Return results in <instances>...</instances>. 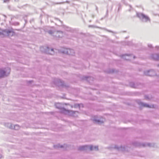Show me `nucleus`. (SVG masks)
Instances as JSON below:
<instances>
[{
	"label": "nucleus",
	"mask_w": 159,
	"mask_h": 159,
	"mask_svg": "<svg viewBox=\"0 0 159 159\" xmlns=\"http://www.w3.org/2000/svg\"><path fill=\"white\" fill-rule=\"evenodd\" d=\"M60 103H57L55 106L57 108L60 109L61 112L68 115H72L75 112V111L66 110L64 108L62 107Z\"/></svg>",
	"instance_id": "obj_1"
},
{
	"label": "nucleus",
	"mask_w": 159,
	"mask_h": 159,
	"mask_svg": "<svg viewBox=\"0 0 159 159\" xmlns=\"http://www.w3.org/2000/svg\"><path fill=\"white\" fill-rule=\"evenodd\" d=\"M78 150L81 151H87L88 150L97 151L98 150V146H93L92 145L90 146L87 145L82 146L79 147Z\"/></svg>",
	"instance_id": "obj_2"
},
{
	"label": "nucleus",
	"mask_w": 159,
	"mask_h": 159,
	"mask_svg": "<svg viewBox=\"0 0 159 159\" xmlns=\"http://www.w3.org/2000/svg\"><path fill=\"white\" fill-rule=\"evenodd\" d=\"M47 32L56 38H61L63 36V33L62 31H53L52 30H49L47 31Z\"/></svg>",
	"instance_id": "obj_3"
},
{
	"label": "nucleus",
	"mask_w": 159,
	"mask_h": 159,
	"mask_svg": "<svg viewBox=\"0 0 159 159\" xmlns=\"http://www.w3.org/2000/svg\"><path fill=\"white\" fill-rule=\"evenodd\" d=\"M14 32L11 30L6 29L0 32V35L3 36H12L14 35Z\"/></svg>",
	"instance_id": "obj_4"
},
{
	"label": "nucleus",
	"mask_w": 159,
	"mask_h": 159,
	"mask_svg": "<svg viewBox=\"0 0 159 159\" xmlns=\"http://www.w3.org/2000/svg\"><path fill=\"white\" fill-rule=\"evenodd\" d=\"M11 71L9 67L5 68L4 70H0V77H3L8 76Z\"/></svg>",
	"instance_id": "obj_5"
},
{
	"label": "nucleus",
	"mask_w": 159,
	"mask_h": 159,
	"mask_svg": "<svg viewBox=\"0 0 159 159\" xmlns=\"http://www.w3.org/2000/svg\"><path fill=\"white\" fill-rule=\"evenodd\" d=\"M41 50L44 52L48 53L49 54L53 55L54 53L53 48L50 49L48 47H42L40 48Z\"/></svg>",
	"instance_id": "obj_6"
},
{
	"label": "nucleus",
	"mask_w": 159,
	"mask_h": 159,
	"mask_svg": "<svg viewBox=\"0 0 159 159\" xmlns=\"http://www.w3.org/2000/svg\"><path fill=\"white\" fill-rule=\"evenodd\" d=\"M144 73L146 75L150 76H154L156 75V71L153 69L145 71L144 72Z\"/></svg>",
	"instance_id": "obj_7"
},
{
	"label": "nucleus",
	"mask_w": 159,
	"mask_h": 159,
	"mask_svg": "<svg viewBox=\"0 0 159 159\" xmlns=\"http://www.w3.org/2000/svg\"><path fill=\"white\" fill-rule=\"evenodd\" d=\"M136 14L138 17L140 19H145V20H150V18L147 15L140 12H136Z\"/></svg>",
	"instance_id": "obj_8"
},
{
	"label": "nucleus",
	"mask_w": 159,
	"mask_h": 159,
	"mask_svg": "<svg viewBox=\"0 0 159 159\" xmlns=\"http://www.w3.org/2000/svg\"><path fill=\"white\" fill-rule=\"evenodd\" d=\"M64 53L71 55H74L75 54V52L74 50L66 48L62 51Z\"/></svg>",
	"instance_id": "obj_9"
},
{
	"label": "nucleus",
	"mask_w": 159,
	"mask_h": 159,
	"mask_svg": "<svg viewBox=\"0 0 159 159\" xmlns=\"http://www.w3.org/2000/svg\"><path fill=\"white\" fill-rule=\"evenodd\" d=\"M5 126L9 128L13 129H14L15 130H18L19 129V126L18 125H15L13 127L12 124L11 123H7L5 124Z\"/></svg>",
	"instance_id": "obj_10"
},
{
	"label": "nucleus",
	"mask_w": 159,
	"mask_h": 159,
	"mask_svg": "<svg viewBox=\"0 0 159 159\" xmlns=\"http://www.w3.org/2000/svg\"><path fill=\"white\" fill-rule=\"evenodd\" d=\"M115 148L118 151H128V149H127V147H125V146H120V147H118L117 146H115Z\"/></svg>",
	"instance_id": "obj_11"
},
{
	"label": "nucleus",
	"mask_w": 159,
	"mask_h": 159,
	"mask_svg": "<svg viewBox=\"0 0 159 159\" xmlns=\"http://www.w3.org/2000/svg\"><path fill=\"white\" fill-rule=\"evenodd\" d=\"M55 84L58 86H64V82L61 81V80L57 79L54 81Z\"/></svg>",
	"instance_id": "obj_12"
},
{
	"label": "nucleus",
	"mask_w": 159,
	"mask_h": 159,
	"mask_svg": "<svg viewBox=\"0 0 159 159\" xmlns=\"http://www.w3.org/2000/svg\"><path fill=\"white\" fill-rule=\"evenodd\" d=\"M137 102L139 105H141L142 106L148 108L151 107V106L149 105L148 104L142 102L140 100H138Z\"/></svg>",
	"instance_id": "obj_13"
},
{
	"label": "nucleus",
	"mask_w": 159,
	"mask_h": 159,
	"mask_svg": "<svg viewBox=\"0 0 159 159\" xmlns=\"http://www.w3.org/2000/svg\"><path fill=\"white\" fill-rule=\"evenodd\" d=\"M150 58L155 60H158V54L154 53L152 54L150 56Z\"/></svg>",
	"instance_id": "obj_14"
},
{
	"label": "nucleus",
	"mask_w": 159,
	"mask_h": 159,
	"mask_svg": "<svg viewBox=\"0 0 159 159\" xmlns=\"http://www.w3.org/2000/svg\"><path fill=\"white\" fill-rule=\"evenodd\" d=\"M93 121L94 123L98 124H101L103 123L102 121H101L99 120H97L95 119H94L93 120Z\"/></svg>",
	"instance_id": "obj_15"
},
{
	"label": "nucleus",
	"mask_w": 159,
	"mask_h": 159,
	"mask_svg": "<svg viewBox=\"0 0 159 159\" xmlns=\"http://www.w3.org/2000/svg\"><path fill=\"white\" fill-rule=\"evenodd\" d=\"M130 56V55H124L122 56V57L123 58L126 60H129L130 58H129V57Z\"/></svg>",
	"instance_id": "obj_16"
},
{
	"label": "nucleus",
	"mask_w": 159,
	"mask_h": 159,
	"mask_svg": "<svg viewBox=\"0 0 159 159\" xmlns=\"http://www.w3.org/2000/svg\"><path fill=\"white\" fill-rule=\"evenodd\" d=\"M54 147L55 148H62L63 147V145H60L59 144H58L56 145H54Z\"/></svg>",
	"instance_id": "obj_17"
},
{
	"label": "nucleus",
	"mask_w": 159,
	"mask_h": 159,
	"mask_svg": "<svg viewBox=\"0 0 159 159\" xmlns=\"http://www.w3.org/2000/svg\"><path fill=\"white\" fill-rule=\"evenodd\" d=\"M143 145L144 147L146 146H148L149 147H152V144L150 143H149L143 144Z\"/></svg>",
	"instance_id": "obj_18"
},
{
	"label": "nucleus",
	"mask_w": 159,
	"mask_h": 159,
	"mask_svg": "<svg viewBox=\"0 0 159 159\" xmlns=\"http://www.w3.org/2000/svg\"><path fill=\"white\" fill-rule=\"evenodd\" d=\"M129 85L131 87L133 88H135L136 87L135 86V84L133 82H130L129 83Z\"/></svg>",
	"instance_id": "obj_19"
},
{
	"label": "nucleus",
	"mask_w": 159,
	"mask_h": 159,
	"mask_svg": "<svg viewBox=\"0 0 159 159\" xmlns=\"http://www.w3.org/2000/svg\"><path fill=\"white\" fill-rule=\"evenodd\" d=\"M65 30L67 31H72L71 28L68 27H66L65 28Z\"/></svg>",
	"instance_id": "obj_20"
},
{
	"label": "nucleus",
	"mask_w": 159,
	"mask_h": 159,
	"mask_svg": "<svg viewBox=\"0 0 159 159\" xmlns=\"http://www.w3.org/2000/svg\"><path fill=\"white\" fill-rule=\"evenodd\" d=\"M133 144L134 146H139V143L136 142H134L133 143Z\"/></svg>",
	"instance_id": "obj_21"
},
{
	"label": "nucleus",
	"mask_w": 159,
	"mask_h": 159,
	"mask_svg": "<svg viewBox=\"0 0 159 159\" xmlns=\"http://www.w3.org/2000/svg\"><path fill=\"white\" fill-rule=\"evenodd\" d=\"M145 99H146V100H149L150 99V98L149 96L148 95H146L145 96Z\"/></svg>",
	"instance_id": "obj_22"
},
{
	"label": "nucleus",
	"mask_w": 159,
	"mask_h": 159,
	"mask_svg": "<svg viewBox=\"0 0 159 159\" xmlns=\"http://www.w3.org/2000/svg\"><path fill=\"white\" fill-rule=\"evenodd\" d=\"M148 47L149 48H152V45L151 44H148Z\"/></svg>",
	"instance_id": "obj_23"
},
{
	"label": "nucleus",
	"mask_w": 159,
	"mask_h": 159,
	"mask_svg": "<svg viewBox=\"0 0 159 159\" xmlns=\"http://www.w3.org/2000/svg\"><path fill=\"white\" fill-rule=\"evenodd\" d=\"M65 3V2H59V3H55V4H63V3Z\"/></svg>",
	"instance_id": "obj_24"
},
{
	"label": "nucleus",
	"mask_w": 159,
	"mask_h": 159,
	"mask_svg": "<svg viewBox=\"0 0 159 159\" xmlns=\"http://www.w3.org/2000/svg\"><path fill=\"white\" fill-rule=\"evenodd\" d=\"M10 0H4V2H9Z\"/></svg>",
	"instance_id": "obj_25"
},
{
	"label": "nucleus",
	"mask_w": 159,
	"mask_h": 159,
	"mask_svg": "<svg viewBox=\"0 0 159 159\" xmlns=\"http://www.w3.org/2000/svg\"><path fill=\"white\" fill-rule=\"evenodd\" d=\"M89 27H96L95 26H94V25H89Z\"/></svg>",
	"instance_id": "obj_26"
},
{
	"label": "nucleus",
	"mask_w": 159,
	"mask_h": 159,
	"mask_svg": "<svg viewBox=\"0 0 159 159\" xmlns=\"http://www.w3.org/2000/svg\"><path fill=\"white\" fill-rule=\"evenodd\" d=\"M107 30V31H108L109 32L113 33V32L112 31H111V30Z\"/></svg>",
	"instance_id": "obj_27"
},
{
	"label": "nucleus",
	"mask_w": 159,
	"mask_h": 159,
	"mask_svg": "<svg viewBox=\"0 0 159 159\" xmlns=\"http://www.w3.org/2000/svg\"><path fill=\"white\" fill-rule=\"evenodd\" d=\"M127 44L128 45H130V43L129 42H127Z\"/></svg>",
	"instance_id": "obj_28"
},
{
	"label": "nucleus",
	"mask_w": 159,
	"mask_h": 159,
	"mask_svg": "<svg viewBox=\"0 0 159 159\" xmlns=\"http://www.w3.org/2000/svg\"><path fill=\"white\" fill-rule=\"evenodd\" d=\"M66 2H67V3H70V2L68 1H66Z\"/></svg>",
	"instance_id": "obj_29"
},
{
	"label": "nucleus",
	"mask_w": 159,
	"mask_h": 159,
	"mask_svg": "<svg viewBox=\"0 0 159 159\" xmlns=\"http://www.w3.org/2000/svg\"><path fill=\"white\" fill-rule=\"evenodd\" d=\"M85 79H87L88 78H89V77H88V76H87H87H86V77H85Z\"/></svg>",
	"instance_id": "obj_30"
},
{
	"label": "nucleus",
	"mask_w": 159,
	"mask_h": 159,
	"mask_svg": "<svg viewBox=\"0 0 159 159\" xmlns=\"http://www.w3.org/2000/svg\"><path fill=\"white\" fill-rule=\"evenodd\" d=\"M96 10L97 11H98V7L97 6H96Z\"/></svg>",
	"instance_id": "obj_31"
},
{
	"label": "nucleus",
	"mask_w": 159,
	"mask_h": 159,
	"mask_svg": "<svg viewBox=\"0 0 159 159\" xmlns=\"http://www.w3.org/2000/svg\"><path fill=\"white\" fill-rule=\"evenodd\" d=\"M156 48H159V47L158 46H156Z\"/></svg>",
	"instance_id": "obj_32"
},
{
	"label": "nucleus",
	"mask_w": 159,
	"mask_h": 159,
	"mask_svg": "<svg viewBox=\"0 0 159 159\" xmlns=\"http://www.w3.org/2000/svg\"><path fill=\"white\" fill-rule=\"evenodd\" d=\"M159 59V53H158V60Z\"/></svg>",
	"instance_id": "obj_33"
},
{
	"label": "nucleus",
	"mask_w": 159,
	"mask_h": 159,
	"mask_svg": "<svg viewBox=\"0 0 159 159\" xmlns=\"http://www.w3.org/2000/svg\"><path fill=\"white\" fill-rule=\"evenodd\" d=\"M2 157V155H0V158H1Z\"/></svg>",
	"instance_id": "obj_34"
},
{
	"label": "nucleus",
	"mask_w": 159,
	"mask_h": 159,
	"mask_svg": "<svg viewBox=\"0 0 159 159\" xmlns=\"http://www.w3.org/2000/svg\"><path fill=\"white\" fill-rule=\"evenodd\" d=\"M77 106L78 107H80V105L79 104H78L77 105Z\"/></svg>",
	"instance_id": "obj_35"
},
{
	"label": "nucleus",
	"mask_w": 159,
	"mask_h": 159,
	"mask_svg": "<svg viewBox=\"0 0 159 159\" xmlns=\"http://www.w3.org/2000/svg\"><path fill=\"white\" fill-rule=\"evenodd\" d=\"M135 56H134L133 57V58H135Z\"/></svg>",
	"instance_id": "obj_36"
},
{
	"label": "nucleus",
	"mask_w": 159,
	"mask_h": 159,
	"mask_svg": "<svg viewBox=\"0 0 159 159\" xmlns=\"http://www.w3.org/2000/svg\"><path fill=\"white\" fill-rule=\"evenodd\" d=\"M4 17H6V16H5V15H4Z\"/></svg>",
	"instance_id": "obj_37"
},
{
	"label": "nucleus",
	"mask_w": 159,
	"mask_h": 159,
	"mask_svg": "<svg viewBox=\"0 0 159 159\" xmlns=\"http://www.w3.org/2000/svg\"><path fill=\"white\" fill-rule=\"evenodd\" d=\"M129 7H130V8H131V6H129Z\"/></svg>",
	"instance_id": "obj_38"
},
{
	"label": "nucleus",
	"mask_w": 159,
	"mask_h": 159,
	"mask_svg": "<svg viewBox=\"0 0 159 159\" xmlns=\"http://www.w3.org/2000/svg\"><path fill=\"white\" fill-rule=\"evenodd\" d=\"M158 66H159V64L158 65Z\"/></svg>",
	"instance_id": "obj_39"
},
{
	"label": "nucleus",
	"mask_w": 159,
	"mask_h": 159,
	"mask_svg": "<svg viewBox=\"0 0 159 159\" xmlns=\"http://www.w3.org/2000/svg\"><path fill=\"white\" fill-rule=\"evenodd\" d=\"M75 107H76V105H75Z\"/></svg>",
	"instance_id": "obj_40"
}]
</instances>
